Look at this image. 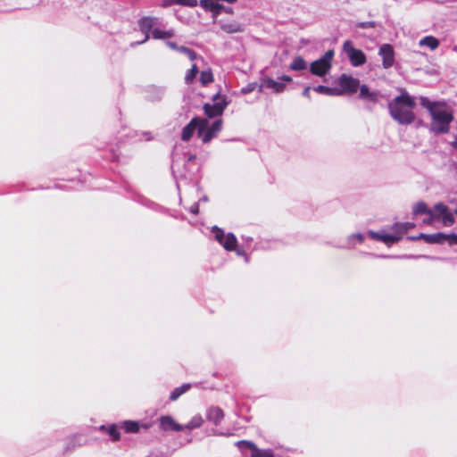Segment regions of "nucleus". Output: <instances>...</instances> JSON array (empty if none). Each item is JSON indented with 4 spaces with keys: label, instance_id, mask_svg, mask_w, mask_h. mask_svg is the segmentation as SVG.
<instances>
[{
    "label": "nucleus",
    "instance_id": "nucleus-12",
    "mask_svg": "<svg viewBox=\"0 0 457 457\" xmlns=\"http://www.w3.org/2000/svg\"><path fill=\"white\" fill-rule=\"evenodd\" d=\"M378 54L382 57V65L385 69H388L394 65L395 52L391 45H382L379 48Z\"/></svg>",
    "mask_w": 457,
    "mask_h": 457
},
{
    "label": "nucleus",
    "instance_id": "nucleus-44",
    "mask_svg": "<svg viewBox=\"0 0 457 457\" xmlns=\"http://www.w3.org/2000/svg\"><path fill=\"white\" fill-rule=\"evenodd\" d=\"M189 212L192 213V214H197L198 212H199V205H198V203H195L194 204L191 205V207L189 208Z\"/></svg>",
    "mask_w": 457,
    "mask_h": 457
},
{
    "label": "nucleus",
    "instance_id": "nucleus-23",
    "mask_svg": "<svg viewBox=\"0 0 457 457\" xmlns=\"http://www.w3.org/2000/svg\"><path fill=\"white\" fill-rule=\"evenodd\" d=\"M220 28L224 32L229 34L242 32L244 30L242 25L238 22L220 23Z\"/></svg>",
    "mask_w": 457,
    "mask_h": 457
},
{
    "label": "nucleus",
    "instance_id": "nucleus-3",
    "mask_svg": "<svg viewBox=\"0 0 457 457\" xmlns=\"http://www.w3.org/2000/svg\"><path fill=\"white\" fill-rule=\"evenodd\" d=\"M212 232L214 235V238L219 244H220L227 251H235L237 255L244 256L245 252L243 248L237 247V239L236 236L229 232L225 234L223 229L217 226H213Z\"/></svg>",
    "mask_w": 457,
    "mask_h": 457
},
{
    "label": "nucleus",
    "instance_id": "nucleus-56",
    "mask_svg": "<svg viewBox=\"0 0 457 457\" xmlns=\"http://www.w3.org/2000/svg\"><path fill=\"white\" fill-rule=\"evenodd\" d=\"M145 135L148 136V133H145ZM145 140H150V137H147Z\"/></svg>",
    "mask_w": 457,
    "mask_h": 457
},
{
    "label": "nucleus",
    "instance_id": "nucleus-27",
    "mask_svg": "<svg viewBox=\"0 0 457 457\" xmlns=\"http://www.w3.org/2000/svg\"><path fill=\"white\" fill-rule=\"evenodd\" d=\"M313 90L319 94L326 95V96H337L340 94L337 88H332V87L322 86V85L314 87Z\"/></svg>",
    "mask_w": 457,
    "mask_h": 457
},
{
    "label": "nucleus",
    "instance_id": "nucleus-4",
    "mask_svg": "<svg viewBox=\"0 0 457 457\" xmlns=\"http://www.w3.org/2000/svg\"><path fill=\"white\" fill-rule=\"evenodd\" d=\"M335 53L334 50H328L318 60L313 61L310 64V71L312 74L318 76V77H324L326 76L331 67H332V61L334 58Z\"/></svg>",
    "mask_w": 457,
    "mask_h": 457
},
{
    "label": "nucleus",
    "instance_id": "nucleus-38",
    "mask_svg": "<svg viewBox=\"0 0 457 457\" xmlns=\"http://www.w3.org/2000/svg\"><path fill=\"white\" fill-rule=\"evenodd\" d=\"M445 241H448L450 245H457V234H445Z\"/></svg>",
    "mask_w": 457,
    "mask_h": 457
},
{
    "label": "nucleus",
    "instance_id": "nucleus-17",
    "mask_svg": "<svg viewBox=\"0 0 457 457\" xmlns=\"http://www.w3.org/2000/svg\"><path fill=\"white\" fill-rule=\"evenodd\" d=\"M360 87V94L359 97L362 100H368L373 103H376L378 101L379 93L377 91H370L369 87L365 84L359 87Z\"/></svg>",
    "mask_w": 457,
    "mask_h": 457
},
{
    "label": "nucleus",
    "instance_id": "nucleus-49",
    "mask_svg": "<svg viewBox=\"0 0 457 457\" xmlns=\"http://www.w3.org/2000/svg\"><path fill=\"white\" fill-rule=\"evenodd\" d=\"M428 234H424V233H421L420 234L418 237H411V239L412 240H416V239H424L426 241V236Z\"/></svg>",
    "mask_w": 457,
    "mask_h": 457
},
{
    "label": "nucleus",
    "instance_id": "nucleus-53",
    "mask_svg": "<svg viewBox=\"0 0 457 457\" xmlns=\"http://www.w3.org/2000/svg\"><path fill=\"white\" fill-rule=\"evenodd\" d=\"M208 200V198L206 196H204L200 199V201L202 202H206Z\"/></svg>",
    "mask_w": 457,
    "mask_h": 457
},
{
    "label": "nucleus",
    "instance_id": "nucleus-24",
    "mask_svg": "<svg viewBox=\"0 0 457 457\" xmlns=\"http://www.w3.org/2000/svg\"><path fill=\"white\" fill-rule=\"evenodd\" d=\"M434 212V209L431 210L428 208V204L425 202H419L415 204L412 207L413 215H420V214H428Z\"/></svg>",
    "mask_w": 457,
    "mask_h": 457
},
{
    "label": "nucleus",
    "instance_id": "nucleus-29",
    "mask_svg": "<svg viewBox=\"0 0 457 457\" xmlns=\"http://www.w3.org/2000/svg\"><path fill=\"white\" fill-rule=\"evenodd\" d=\"M191 387L190 384H184L181 386L176 387L170 394V401H176L180 395L186 393Z\"/></svg>",
    "mask_w": 457,
    "mask_h": 457
},
{
    "label": "nucleus",
    "instance_id": "nucleus-11",
    "mask_svg": "<svg viewBox=\"0 0 457 457\" xmlns=\"http://www.w3.org/2000/svg\"><path fill=\"white\" fill-rule=\"evenodd\" d=\"M435 213L437 216L436 220H440L444 226H452L455 220L453 214L449 211V208L443 203H437L434 205Z\"/></svg>",
    "mask_w": 457,
    "mask_h": 457
},
{
    "label": "nucleus",
    "instance_id": "nucleus-9",
    "mask_svg": "<svg viewBox=\"0 0 457 457\" xmlns=\"http://www.w3.org/2000/svg\"><path fill=\"white\" fill-rule=\"evenodd\" d=\"M199 4L204 11L211 12L213 19H216L221 12L233 13L231 7L220 4L218 0H200Z\"/></svg>",
    "mask_w": 457,
    "mask_h": 457
},
{
    "label": "nucleus",
    "instance_id": "nucleus-8",
    "mask_svg": "<svg viewBox=\"0 0 457 457\" xmlns=\"http://www.w3.org/2000/svg\"><path fill=\"white\" fill-rule=\"evenodd\" d=\"M213 102V104H206L204 107L205 114L210 118L220 115L229 103L227 96L219 94L214 96Z\"/></svg>",
    "mask_w": 457,
    "mask_h": 457
},
{
    "label": "nucleus",
    "instance_id": "nucleus-20",
    "mask_svg": "<svg viewBox=\"0 0 457 457\" xmlns=\"http://www.w3.org/2000/svg\"><path fill=\"white\" fill-rule=\"evenodd\" d=\"M262 86L273 89L277 93H281L286 88V84L281 81H276L270 78L263 79Z\"/></svg>",
    "mask_w": 457,
    "mask_h": 457
},
{
    "label": "nucleus",
    "instance_id": "nucleus-1",
    "mask_svg": "<svg viewBox=\"0 0 457 457\" xmlns=\"http://www.w3.org/2000/svg\"><path fill=\"white\" fill-rule=\"evenodd\" d=\"M420 104L431 115L430 130L435 134H445L449 131L450 123L453 120L451 108L443 102H431L428 97L421 96Z\"/></svg>",
    "mask_w": 457,
    "mask_h": 457
},
{
    "label": "nucleus",
    "instance_id": "nucleus-37",
    "mask_svg": "<svg viewBox=\"0 0 457 457\" xmlns=\"http://www.w3.org/2000/svg\"><path fill=\"white\" fill-rule=\"evenodd\" d=\"M237 445L238 447H242V446H245L249 449L252 450V453L254 452V450H256L258 447L251 441H246V440H241V441H238L237 443Z\"/></svg>",
    "mask_w": 457,
    "mask_h": 457
},
{
    "label": "nucleus",
    "instance_id": "nucleus-55",
    "mask_svg": "<svg viewBox=\"0 0 457 457\" xmlns=\"http://www.w3.org/2000/svg\"><path fill=\"white\" fill-rule=\"evenodd\" d=\"M193 159H195V155H192V156L189 157V160H193Z\"/></svg>",
    "mask_w": 457,
    "mask_h": 457
},
{
    "label": "nucleus",
    "instance_id": "nucleus-57",
    "mask_svg": "<svg viewBox=\"0 0 457 457\" xmlns=\"http://www.w3.org/2000/svg\"><path fill=\"white\" fill-rule=\"evenodd\" d=\"M454 213L457 215V209L454 211Z\"/></svg>",
    "mask_w": 457,
    "mask_h": 457
},
{
    "label": "nucleus",
    "instance_id": "nucleus-13",
    "mask_svg": "<svg viewBox=\"0 0 457 457\" xmlns=\"http://www.w3.org/2000/svg\"><path fill=\"white\" fill-rule=\"evenodd\" d=\"M201 124L202 118L195 117L192 119L182 129L181 139L183 141H188L193 137L195 130H197V134L199 135V127H201Z\"/></svg>",
    "mask_w": 457,
    "mask_h": 457
},
{
    "label": "nucleus",
    "instance_id": "nucleus-36",
    "mask_svg": "<svg viewBox=\"0 0 457 457\" xmlns=\"http://www.w3.org/2000/svg\"><path fill=\"white\" fill-rule=\"evenodd\" d=\"M402 223L396 222L391 227L392 234L393 235H398L400 236V240L402 239L403 236L404 235V231L403 230Z\"/></svg>",
    "mask_w": 457,
    "mask_h": 457
},
{
    "label": "nucleus",
    "instance_id": "nucleus-51",
    "mask_svg": "<svg viewBox=\"0 0 457 457\" xmlns=\"http://www.w3.org/2000/svg\"><path fill=\"white\" fill-rule=\"evenodd\" d=\"M451 145L454 149H457V136H455L454 140L451 143Z\"/></svg>",
    "mask_w": 457,
    "mask_h": 457
},
{
    "label": "nucleus",
    "instance_id": "nucleus-7",
    "mask_svg": "<svg viewBox=\"0 0 457 457\" xmlns=\"http://www.w3.org/2000/svg\"><path fill=\"white\" fill-rule=\"evenodd\" d=\"M160 25V19L157 17L145 16L138 21V27L140 31L145 35V37L140 42L133 43V45H140L145 43L150 38V34L153 35V29Z\"/></svg>",
    "mask_w": 457,
    "mask_h": 457
},
{
    "label": "nucleus",
    "instance_id": "nucleus-52",
    "mask_svg": "<svg viewBox=\"0 0 457 457\" xmlns=\"http://www.w3.org/2000/svg\"><path fill=\"white\" fill-rule=\"evenodd\" d=\"M242 239L246 241L247 243H250L253 241V238L250 237H245V236H242Z\"/></svg>",
    "mask_w": 457,
    "mask_h": 457
},
{
    "label": "nucleus",
    "instance_id": "nucleus-41",
    "mask_svg": "<svg viewBox=\"0 0 457 457\" xmlns=\"http://www.w3.org/2000/svg\"><path fill=\"white\" fill-rule=\"evenodd\" d=\"M428 217L427 219H425L423 220L424 223L426 224H431L433 222L434 220H436L437 219V216L436 214L435 213V211L432 212L431 213H428L427 214Z\"/></svg>",
    "mask_w": 457,
    "mask_h": 457
},
{
    "label": "nucleus",
    "instance_id": "nucleus-2",
    "mask_svg": "<svg viewBox=\"0 0 457 457\" xmlns=\"http://www.w3.org/2000/svg\"><path fill=\"white\" fill-rule=\"evenodd\" d=\"M414 106V99L406 92L388 103L391 117L402 125H409L414 121L415 115L412 112Z\"/></svg>",
    "mask_w": 457,
    "mask_h": 457
},
{
    "label": "nucleus",
    "instance_id": "nucleus-30",
    "mask_svg": "<svg viewBox=\"0 0 457 457\" xmlns=\"http://www.w3.org/2000/svg\"><path fill=\"white\" fill-rule=\"evenodd\" d=\"M381 242L385 243L386 245H391L398 241H400V236L393 235L392 233H384L382 235Z\"/></svg>",
    "mask_w": 457,
    "mask_h": 457
},
{
    "label": "nucleus",
    "instance_id": "nucleus-31",
    "mask_svg": "<svg viewBox=\"0 0 457 457\" xmlns=\"http://www.w3.org/2000/svg\"><path fill=\"white\" fill-rule=\"evenodd\" d=\"M198 73V68L195 64H193L191 69L187 71L185 76V81L187 84H190L195 79Z\"/></svg>",
    "mask_w": 457,
    "mask_h": 457
},
{
    "label": "nucleus",
    "instance_id": "nucleus-22",
    "mask_svg": "<svg viewBox=\"0 0 457 457\" xmlns=\"http://www.w3.org/2000/svg\"><path fill=\"white\" fill-rule=\"evenodd\" d=\"M120 428L126 433H137L140 429L139 422L135 420H125L121 422Z\"/></svg>",
    "mask_w": 457,
    "mask_h": 457
},
{
    "label": "nucleus",
    "instance_id": "nucleus-25",
    "mask_svg": "<svg viewBox=\"0 0 457 457\" xmlns=\"http://www.w3.org/2000/svg\"><path fill=\"white\" fill-rule=\"evenodd\" d=\"M290 70L299 71L307 68L306 61L300 55L296 56L289 66Z\"/></svg>",
    "mask_w": 457,
    "mask_h": 457
},
{
    "label": "nucleus",
    "instance_id": "nucleus-32",
    "mask_svg": "<svg viewBox=\"0 0 457 457\" xmlns=\"http://www.w3.org/2000/svg\"><path fill=\"white\" fill-rule=\"evenodd\" d=\"M213 80L212 73L210 70L203 71L200 74V81L204 86L208 85Z\"/></svg>",
    "mask_w": 457,
    "mask_h": 457
},
{
    "label": "nucleus",
    "instance_id": "nucleus-33",
    "mask_svg": "<svg viewBox=\"0 0 457 457\" xmlns=\"http://www.w3.org/2000/svg\"><path fill=\"white\" fill-rule=\"evenodd\" d=\"M251 457H274V454L270 450H261L257 448L252 453Z\"/></svg>",
    "mask_w": 457,
    "mask_h": 457
},
{
    "label": "nucleus",
    "instance_id": "nucleus-46",
    "mask_svg": "<svg viewBox=\"0 0 457 457\" xmlns=\"http://www.w3.org/2000/svg\"><path fill=\"white\" fill-rule=\"evenodd\" d=\"M279 79L281 80V82L285 83V82H291L292 81V78L290 76H287V75H283L279 78Z\"/></svg>",
    "mask_w": 457,
    "mask_h": 457
},
{
    "label": "nucleus",
    "instance_id": "nucleus-47",
    "mask_svg": "<svg viewBox=\"0 0 457 457\" xmlns=\"http://www.w3.org/2000/svg\"><path fill=\"white\" fill-rule=\"evenodd\" d=\"M310 91H311V87H305L303 89V96H305V97L310 98Z\"/></svg>",
    "mask_w": 457,
    "mask_h": 457
},
{
    "label": "nucleus",
    "instance_id": "nucleus-42",
    "mask_svg": "<svg viewBox=\"0 0 457 457\" xmlns=\"http://www.w3.org/2000/svg\"><path fill=\"white\" fill-rule=\"evenodd\" d=\"M403 230L404 234L407 233L411 228L414 227V224L411 222H402Z\"/></svg>",
    "mask_w": 457,
    "mask_h": 457
},
{
    "label": "nucleus",
    "instance_id": "nucleus-6",
    "mask_svg": "<svg viewBox=\"0 0 457 457\" xmlns=\"http://www.w3.org/2000/svg\"><path fill=\"white\" fill-rule=\"evenodd\" d=\"M343 51L353 67H360L366 62L365 54L353 46L352 41L346 40L343 45Z\"/></svg>",
    "mask_w": 457,
    "mask_h": 457
},
{
    "label": "nucleus",
    "instance_id": "nucleus-19",
    "mask_svg": "<svg viewBox=\"0 0 457 457\" xmlns=\"http://www.w3.org/2000/svg\"><path fill=\"white\" fill-rule=\"evenodd\" d=\"M364 239H365V237L362 233H353L347 237L346 245L342 247L346 248V249H352L357 244L363 243Z\"/></svg>",
    "mask_w": 457,
    "mask_h": 457
},
{
    "label": "nucleus",
    "instance_id": "nucleus-35",
    "mask_svg": "<svg viewBox=\"0 0 457 457\" xmlns=\"http://www.w3.org/2000/svg\"><path fill=\"white\" fill-rule=\"evenodd\" d=\"M171 3L188 7H195L198 4L197 0H171Z\"/></svg>",
    "mask_w": 457,
    "mask_h": 457
},
{
    "label": "nucleus",
    "instance_id": "nucleus-10",
    "mask_svg": "<svg viewBox=\"0 0 457 457\" xmlns=\"http://www.w3.org/2000/svg\"><path fill=\"white\" fill-rule=\"evenodd\" d=\"M337 84L343 92L353 94L357 92L360 87V80L357 78H353L350 75L342 74L337 79Z\"/></svg>",
    "mask_w": 457,
    "mask_h": 457
},
{
    "label": "nucleus",
    "instance_id": "nucleus-54",
    "mask_svg": "<svg viewBox=\"0 0 457 457\" xmlns=\"http://www.w3.org/2000/svg\"><path fill=\"white\" fill-rule=\"evenodd\" d=\"M379 257H381V258H389V256H387V255H380Z\"/></svg>",
    "mask_w": 457,
    "mask_h": 457
},
{
    "label": "nucleus",
    "instance_id": "nucleus-5",
    "mask_svg": "<svg viewBox=\"0 0 457 457\" xmlns=\"http://www.w3.org/2000/svg\"><path fill=\"white\" fill-rule=\"evenodd\" d=\"M222 129V120L220 119L215 120L211 126L207 120L202 118V124L199 127V137L203 143H209L212 138L216 137Z\"/></svg>",
    "mask_w": 457,
    "mask_h": 457
},
{
    "label": "nucleus",
    "instance_id": "nucleus-40",
    "mask_svg": "<svg viewBox=\"0 0 457 457\" xmlns=\"http://www.w3.org/2000/svg\"><path fill=\"white\" fill-rule=\"evenodd\" d=\"M368 235L374 240L381 241L383 239L382 238L383 232H376L373 230H369Z\"/></svg>",
    "mask_w": 457,
    "mask_h": 457
},
{
    "label": "nucleus",
    "instance_id": "nucleus-50",
    "mask_svg": "<svg viewBox=\"0 0 457 457\" xmlns=\"http://www.w3.org/2000/svg\"><path fill=\"white\" fill-rule=\"evenodd\" d=\"M172 4H176V3H171V0H165L163 2V6H170Z\"/></svg>",
    "mask_w": 457,
    "mask_h": 457
},
{
    "label": "nucleus",
    "instance_id": "nucleus-26",
    "mask_svg": "<svg viewBox=\"0 0 457 457\" xmlns=\"http://www.w3.org/2000/svg\"><path fill=\"white\" fill-rule=\"evenodd\" d=\"M445 242V234L438 232L428 234L426 236V243L428 244H444Z\"/></svg>",
    "mask_w": 457,
    "mask_h": 457
},
{
    "label": "nucleus",
    "instance_id": "nucleus-16",
    "mask_svg": "<svg viewBox=\"0 0 457 457\" xmlns=\"http://www.w3.org/2000/svg\"><path fill=\"white\" fill-rule=\"evenodd\" d=\"M120 428L117 424H111L109 426L102 425L99 427V430L106 433L113 442H117L120 439Z\"/></svg>",
    "mask_w": 457,
    "mask_h": 457
},
{
    "label": "nucleus",
    "instance_id": "nucleus-21",
    "mask_svg": "<svg viewBox=\"0 0 457 457\" xmlns=\"http://www.w3.org/2000/svg\"><path fill=\"white\" fill-rule=\"evenodd\" d=\"M174 29L163 30L157 26L155 29H153L152 37L154 39H167L174 37Z\"/></svg>",
    "mask_w": 457,
    "mask_h": 457
},
{
    "label": "nucleus",
    "instance_id": "nucleus-39",
    "mask_svg": "<svg viewBox=\"0 0 457 457\" xmlns=\"http://www.w3.org/2000/svg\"><path fill=\"white\" fill-rule=\"evenodd\" d=\"M360 29H371L376 27L375 21H361L357 24Z\"/></svg>",
    "mask_w": 457,
    "mask_h": 457
},
{
    "label": "nucleus",
    "instance_id": "nucleus-18",
    "mask_svg": "<svg viewBox=\"0 0 457 457\" xmlns=\"http://www.w3.org/2000/svg\"><path fill=\"white\" fill-rule=\"evenodd\" d=\"M224 418V412L220 407H211L208 410L207 413V419L213 422L214 424L218 425L221 422V420Z\"/></svg>",
    "mask_w": 457,
    "mask_h": 457
},
{
    "label": "nucleus",
    "instance_id": "nucleus-15",
    "mask_svg": "<svg viewBox=\"0 0 457 457\" xmlns=\"http://www.w3.org/2000/svg\"><path fill=\"white\" fill-rule=\"evenodd\" d=\"M147 99L152 102L161 101L165 95V88L163 87L150 86L147 88Z\"/></svg>",
    "mask_w": 457,
    "mask_h": 457
},
{
    "label": "nucleus",
    "instance_id": "nucleus-34",
    "mask_svg": "<svg viewBox=\"0 0 457 457\" xmlns=\"http://www.w3.org/2000/svg\"><path fill=\"white\" fill-rule=\"evenodd\" d=\"M179 52L187 55L191 61L195 60L197 57L196 53L187 46H180Z\"/></svg>",
    "mask_w": 457,
    "mask_h": 457
},
{
    "label": "nucleus",
    "instance_id": "nucleus-48",
    "mask_svg": "<svg viewBox=\"0 0 457 457\" xmlns=\"http://www.w3.org/2000/svg\"><path fill=\"white\" fill-rule=\"evenodd\" d=\"M253 87L251 85H248L246 87H244V88L242 89V92H243L244 94H247V93L252 92V91H253Z\"/></svg>",
    "mask_w": 457,
    "mask_h": 457
},
{
    "label": "nucleus",
    "instance_id": "nucleus-43",
    "mask_svg": "<svg viewBox=\"0 0 457 457\" xmlns=\"http://www.w3.org/2000/svg\"><path fill=\"white\" fill-rule=\"evenodd\" d=\"M166 45H167V46H169L172 50L179 51L180 46H179L175 42L167 41Z\"/></svg>",
    "mask_w": 457,
    "mask_h": 457
},
{
    "label": "nucleus",
    "instance_id": "nucleus-28",
    "mask_svg": "<svg viewBox=\"0 0 457 457\" xmlns=\"http://www.w3.org/2000/svg\"><path fill=\"white\" fill-rule=\"evenodd\" d=\"M420 45L426 46L429 47L431 50H435L438 47L439 41L432 36H428V37H423L420 41Z\"/></svg>",
    "mask_w": 457,
    "mask_h": 457
},
{
    "label": "nucleus",
    "instance_id": "nucleus-14",
    "mask_svg": "<svg viewBox=\"0 0 457 457\" xmlns=\"http://www.w3.org/2000/svg\"><path fill=\"white\" fill-rule=\"evenodd\" d=\"M160 427L164 431H182L184 429V427L178 424L170 416H162Z\"/></svg>",
    "mask_w": 457,
    "mask_h": 457
},
{
    "label": "nucleus",
    "instance_id": "nucleus-45",
    "mask_svg": "<svg viewBox=\"0 0 457 457\" xmlns=\"http://www.w3.org/2000/svg\"><path fill=\"white\" fill-rule=\"evenodd\" d=\"M405 258H426V259H430V260L437 259L436 257L429 256V255H419V256L409 255V256H405Z\"/></svg>",
    "mask_w": 457,
    "mask_h": 457
}]
</instances>
